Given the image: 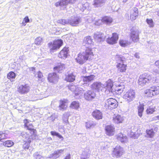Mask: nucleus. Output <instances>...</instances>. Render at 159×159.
Masks as SVG:
<instances>
[{
    "label": "nucleus",
    "instance_id": "obj_1",
    "mask_svg": "<svg viewBox=\"0 0 159 159\" xmlns=\"http://www.w3.org/2000/svg\"><path fill=\"white\" fill-rule=\"evenodd\" d=\"M93 56L92 49L87 48H86L84 52H83L82 53H79L77 58H76L75 60L78 63L82 64L85 61L90 59Z\"/></svg>",
    "mask_w": 159,
    "mask_h": 159
},
{
    "label": "nucleus",
    "instance_id": "obj_2",
    "mask_svg": "<svg viewBox=\"0 0 159 159\" xmlns=\"http://www.w3.org/2000/svg\"><path fill=\"white\" fill-rule=\"evenodd\" d=\"M63 44V40L61 39H57L49 42L48 44V46L50 52L52 53L59 50Z\"/></svg>",
    "mask_w": 159,
    "mask_h": 159
},
{
    "label": "nucleus",
    "instance_id": "obj_3",
    "mask_svg": "<svg viewBox=\"0 0 159 159\" xmlns=\"http://www.w3.org/2000/svg\"><path fill=\"white\" fill-rule=\"evenodd\" d=\"M117 64L116 66L118 70L121 72H125L126 70V65L124 64L126 61L125 58L122 56L117 55L116 57Z\"/></svg>",
    "mask_w": 159,
    "mask_h": 159
},
{
    "label": "nucleus",
    "instance_id": "obj_4",
    "mask_svg": "<svg viewBox=\"0 0 159 159\" xmlns=\"http://www.w3.org/2000/svg\"><path fill=\"white\" fill-rule=\"evenodd\" d=\"M24 127L27 130L30 131V133L31 136H34L35 137L36 135L37 131L35 129H34V125L32 123H30L29 120L25 119L23 120Z\"/></svg>",
    "mask_w": 159,
    "mask_h": 159
},
{
    "label": "nucleus",
    "instance_id": "obj_5",
    "mask_svg": "<svg viewBox=\"0 0 159 159\" xmlns=\"http://www.w3.org/2000/svg\"><path fill=\"white\" fill-rule=\"evenodd\" d=\"M151 75L147 73L140 75L138 80V84L139 85L143 86L147 83L149 82L152 79Z\"/></svg>",
    "mask_w": 159,
    "mask_h": 159
},
{
    "label": "nucleus",
    "instance_id": "obj_6",
    "mask_svg": "<svg viewBox=\"0 0 159 159\" xmlns=\"http://www.w3.org/2000/svg\"><path fill=\"white\" fill-rule=\"evenodd\" d=\"M145 96L148 97H152L159 94V86H155L151 87L149 89L146 90L144 91Z\"/></svg>",
    "mask_w": 159,
    "mask_h": 159
},
{
    "label": "nucleus",
    "instance_id": "obj_7",
    "mask_svg": "<svg viewBox=\"0 0 159 159\" xmlns=\"http://www.w3.org/2000/svg\"><path fill=\"white\" fill-rule=\"evenodd\" d=\"M139 30L135 28H132L131 29L130 39L134 42L136 43L139 41Z\"/></svg>",
    "mask_w": 159,
    "mask_h": 159
},
{
    "label": "nucleus",
    "instance_id": "obj_8",
    "mask_svg": "<svg viewBox=\"0 0 159 159\" xmlns=\"http://www.w3.org/2000/svg\"><path fill=\"white\" fill-rule=\"evenodd\" d=\"M125 152L122 147L119 145H117L114 148L112 155L113 157L119 158L121 157L125 153Z\"/></svg>",
    "mask_w": 159,
    "mask_h": 159
},
{
    "label": "nucleus",
    "instance_id": "obj_9",
    "mask_svg": "<svg viewBox=\"0 0 159 159\" xmlns=\"http://www.w3.org/2000/svg\"><path fill=\"white\" fill-rule=\"evenodd\" d=\"M124 98L128 102L132 101L135 97V92L134 90L130 89L123 96Z\"/></svg>",
    "mask_w": 159,
    "mask_h": 159
},
{
    "label": "nucleus",
    "instance_id": "obj_10",
    "mask_svg": "<svg viewBox=\"0 0 159 159\" xmlns=\"http://www.w3.org/2000/svg\"><path fill=\"white\" fill-rule=\"evenodd\" d=\"M70 90L74 92V97L76 99L80 98V94L81 91L83 90L81 88L77 87L75 85H72L70 84Z\"/></svg>",
    "mask_w": 159,
    "mask_h": 159
},
{
    "label": "nucleus",
    "instance_id": "obj_11",
    "mask_svg": "<svg viewBox=\"0 0 159 159\" xmlns=\"http://www.w3.org/2000/svg\"><path fill=\"white\" fill-rule=\"evenodd\" d=\"M30 85L27 84H21L17 88V91L21 94H25L28 93L30 90Z\"/></svg>",
    "mask_w": 159,
    "mask_h": 159
},
{
    "label": "nucleus",
    "instance_id": "obj_12",
    "mask_svg": "<svg viewBox=\"0 0 159 159\" xmlns=\"http://www.w3.org/2000/svg\"><path fill=\"white\" fill-rule=\"evenodd\" d=\"M105 106L110 108H115L118 106V103L115 99L109 98L106 101Z\"/></svg>",
    "mask_w": 159,
    "mask_h": 159
},
{
    "label": "nucleus",
    "instance_id": "obj_13",
    "mask_svg": "<svg viewBox=\"0 0 159 159\" xmlns=\"http://www.w3.org/2000/svg\"><path fill=\"white\" fill-rule=\"evenodd\" d=\"M103 85V88L106 89L105 93H106L108 94L111 93H112V88L113 84V82L111 80H108Z\"/></svg>",
    "mask_w": 159,
    "mask_h": 159
},
{
    "label": "nucleus",
    "instance_id": "obj_14",
    "mask_svg": "<svg viewBox=\"0 0 159 159\" xmlns=\"http://www.w3.org/2000/svg\"><path fill=\"white\" fill-rule=\"evenodd\" d=\"M59 79L58 76L55 72L49 73L47 77V79L48 82L52 83L57 82Z\"/></svg>",
    "mask_w": 159,
    "mask_h": 159
},
{
    "label": "nucleus",
    "instance_id": "obj_15",
    "mask_svg": "<svg viewBox=\"0 0 159 159\" xmlns=\"http://www.w3.org/2000/svg\"><path fill=\"white\" fill-rule=\"evenodd\" d=\"M89 6V3L85 0L79 2L77 5V8L75 7V10H77L78 8L80 11H83L87 9Z\"/></svg>",
    "mask_w": 159,
    "mask_h": 159
},
{
    "label": "nucleus",
    "instance_id": "obj_16",
    "mask_svg": "<svg viewBox=\"0 0 159 159\" xmlns=\"http://www.w3.org/2000/svg\"><path fill=\"white\" fill-rule=\"evenodd\" d=\"M69 47H65L63 48L58 54V57L61 59H65L69 55Z\"/></svg>",
    "mask_w": 159,
    "mask_h": 159
},
{
    "label": "nucleus",
    "instance_id": "obj_17",
    "mask_svg": "<svg viewBox=\"0 0 159 159\" xmlns=\"http://www.w3.org/2000/svg\"><path fill=\"white\" fill-rule=\"evenodd\" d=\"M82 21L81 17L77 16L71 17L70 20V25L73 26H77Z\"/></svg>",
    "mask_w": 159,
    "mask_h": 159
},
{
    "label": "nucleus",
    "instance_id": "obj_18",
    "mask_svg": "<svg viewBox=\"0 0 159 159\" xmlns=\"http://www.w3.org/2000/svg\"><path fill=\"white\" fill-rule=\"evenodd\" d=\"M94 40L98 42H101L103 41L105 38V36L104 34L100 32H97L95 33L93 36Z\"/></svg>",
    "mask_w": 159,
    "mask_h": 159
},
{
    "label": "nucleus",
    "instance_id": "obj_19",
    "mask_svg": "<svg viewBox=\"0 0 159 159\" xmlns=\"http://www.w3.org/2000/svg\"><path fill=\"white\" fill-rule=\"evenodd\" d=\"M95 93L92 90H88L84 93V98L88 101L92 100L95 98Z\"/></svg>",
    "mask_w": 159,
    "mask_h": 159
},
{
    "label": "nucleus",
    "instance_id": "obj_20",
    "mask_svg": "<svg viewBox=\"0 0 159 159\" xmlns=\"http://www.w3.org/2000/svg\"><path fill=\"white\" fill-rule=\"evenodd\" d=\"M118 39V35L116 33H113L112 36L111 38H108L107 40V43L113 44L116 43Z\"/></svg>",
    "mask_w": 159,
    "mask_h": 159
},
{
    "label": "nucleus",
    "instance_id": "obj_21",
    "mask_svg": "<svg viewBox=\"0 0 159 159\" xmlns=\"http://www.w3.org/2000/svg\"><path fill=\"white\" fill-rule=\"evenodd\" d=\"M83 44L87 48H91L89 46L93 44V40L90 36H87L84 38L83 42Z\"/></svg>",
    "mask_w": 159,
    "mask_h": 159
},
{
    "label": "nucleus",
    "instance_id": "obj_22",
    "mask_svg": "<svg viewBox=\"0 0 159 159\" xmlns=\"http://www.w3.org/2000/svg\"><path fill=\"white\" fill-rule=\"evenodd\" d=\"M32 136L30 137H26L24 141V143L23 145V148L25 149H28L30 146V143L31 142L33 139Z\"/></svg>",
    "mask_w": 159,
    "mask_h": 159
},
{
    "label": "nucleus",
    "instance_id": "obj_23",
    "mask_svg": "<svg viewBox=\"0 0 159 159\" xmlns=\"http://www.w3.org/2000/svg\"><path fill=\"white\" fill-rule=\"evenodd\" d=\"M139 131L140 130H137L136 128H134L132 129L129 134L130 137L134 139H137L140 135L139 133Z\"/></svg>",
    "mask_w": 159,
    "mask_h": 159
},
{
    "label": "nucleus",
    "instance_id": "obj_24",
    "mask_svg": "<svg viewBox=\"0 0 159 159\" xmlns=\"http://www.w3.org/2000/svg\"><path fill=\"white\" fill-rule=\"evenodd\" d=\"M65 65L61 63H58L57 65L53 68L54 71H57L58 73H61L65 69Z\"/></svg>",
    "mask_w": 159,
    "mask_h": 159
},
{
    "label": "nucleus",
    "instance_id": "obj_25",
    "mask_svg": "<svg viewBox=\"0 0 159 159\" xmlns=\"http://www.w3.org/2000/svg\"><path fill=\"white\" fill-rule=\"evenodd\" d=\"M92 115L93 118L97 120H100L102 118V113L98 110H95L93 111Z\"/></svg>",
    "mask_w": 159,
    "mask_h": 159
},
{
    "label": "nucleus",
    "instance_id": "obj_26",
    "mask_svg": "<svg viewBox=\"0 0 159 159\" xmlns=\"http://www.w3.org/2000/svg\"><path fill=\"white\" fill-rule=\"evenodd\" d=\"M98 21L100 23L103 22L104 24L108 25L112 22L113 19L111 17L105 16L103 17L101 20H99Z\"/></svg>",
    "mask_w": 159,
    "mask_h": 159
},
{
    "label": "nucleus",
    "instance_id": "obj_27",
    "mask_svg": "<svg viewBox=\"0 0 159 159\" xmlns=\"http://www.w3.org/2000/svg\"><path fill=\"white\" fill-rule=\"evenodd\" d=\"M106 134L109 136H111L114 134V128L111 125H108L106 126L105 128Z\"/></svg>",
    "mask_w": 159,
    "mask_h": 159
},
{
    "label": "nucleus",
    "instance_id": "obj_28",
    "mask_svg": "<svg viewBox=\"0 0 159 159\" xmlns=\"http://www.w3.org/2000/svg\"><path fill=\"white\" fill-rule=\"evenodd\" d=\"M68 102L66 100H60V104L59 106L60 109L61 110H66L67 107V103Z\"/></svg>",
    "mask_w": 159,
    "mask_h": 159
},
{
    "label": "nucleus",
    "instance_id": "obj_29",
    "mask_svg": "<svg viewBox=\"0 0 159 159\" xmlns=\"http://www.w3.org/2000/svg\"><path fill=\"white\" fill-rule=\"evenodd\" d=\"M106 0H94L93 5L95 7H101L104 5Z\"/></svg>",
    "mask_w": 159,
    "mask_h": 159
},
{
    "label": "nucleus",
    "instance_id": "obj_30",
    "mask_svg": "<svg viewBox=\"0 0 159 159\" xmlns=\"http://www.w3.org/2000/svg\"><path fill=\"white\" fill-rule=\"evenodd\" d=\"M117 139L118 140L122 143H126L128 141L127 137L121 133L118 134L117 136Z\"/></svg>",
    "mask_w": 159,
    "mask_h": 159
},
{
    "label": "nucleus",
    "instance_id": "obj_31",
    "mask_svg": "<svg viewBox=\"0 0 159 159\" xmlns=\"http://www.w3.org/2000/svg\"><path fill=\"white\" fill-rule=\"evenodd\" d=\"M113 122L116 124H118L122 122L123 119L122 117L119 115H114L112 117Z\"/></svg>",
    "mask_w": 159,
    "mask_h": 159
},
{
    "label": "nucleus",
    "instance_id": "obj_32",
    "mask_svg": "<svg viewBox=\"0 0 159 159\" xmlns=\"http://www.w3.org/2000/svg\"><path fill=\"white\" fill-rule=\"evenodd\" d=\"M138 15V9L136 7L134 8L130 16L131 19L132 20H135Z\"/></svg>",
    "mask_w": 159,
    "mask_h": 159
},
{
    "label": "nucleus",
    "instance_id": "obj_33",
    "mask_svg": "<svg viewBox=\"0 0 159 159\" xmlns=\"http://www.w3.org/2000/svg\"><path fill=\"white\" fill-rule=\"evenodd\" d=\"M103 84L100 82H96L92 84V88L94 89L99 90L101 89V88H103Z\"/></svg>",
    "mask_w": 159,
    "mask_h": 159
},
{
    "label": "nucleus",
    "instance_id": "obj_34",
    "mask_svg": "<svg viewBox=\"0 0 159 159\" xmlns=\"http://www.w3.org/2000/svg\"><path fill=\"white\" fill-rule=\"evenodd\" d=\"M95 76L93 75H91L89 76H84L83 80L84 82H89L93 80Z\"/></svg>",
    "mask_w": 159,
    "mask_h": 159
},
{
    "label": "nucleus",
    "instance_id": "obj_35",
    "mask_svg": "<svg viewBox=\"0 0 159 159\" xmlns=\"http://www.w3.org/2000/svg\"><path fill=\"white\" fill-rule=\"evenodd\" d=\"M89 155V151H87L86 150H85L82 152L81 158V159H88Z\"/></svg>",
    "mask_w": 159,
    "mask_h": 159
},
{
    "label": "nucleus",
    "instance_id": "obj_36",
    "mask_svg": "<svg viewBox=\"0 0 159 159\" xmlns=\"http://www.w3.org/2000/svg\"><path fill=\"white\" fill-rule=\"evenodd\" d=\"M96 125L95 122L93 121H89L85 123V126L87 128H93Z\"/></svg>",
    "mask_w": 159,
    "mask_h": 159
},
{
    "label": "nucleus",
    "instance_id": "obj_37",
    "mask_svg": "<svg viewBox=\"0 0 159 159\" xmlns=\"http://www.w3.org/2000/svg\"><path fill=\"white\" fill-rule=\"evenodd\" d=\"M156 107L155 106H149L146 112L148 114H152L155 111Z\"/></svg>",
    "mask_w": 159,
    "mask_h": 159
},
{
    "label": "nucleus",
    "instance_id": "obj_38",
    "mask_svg": "<svg viewBox=\"0 0 159 159\" xmlns=\"http://www.w3.org/2000/svg\"><path fill=\"white\" fill-rule=\"evenodd\" d=\"M14 144L13 142L11 140H7L4 142L3 143V145L5 147H11Z\"/></svg>",
    "mask_w": 159,
    "mask_h": 159
},
{
    "label": "nucleus",
    "instance_id": "obj_39",
    "mask_svg": "<svg viewBox=\"0 0 159 159\" xmlns=\"http://www.w3.org/2000/svg\"><path fill=\"white\" fill-rule=\"evenodd\" d=\"M79 107V103L77 101H73L70 105V107L75 109H78Z\"/></svg>",
    "mask_w": 159,
    "mask_h": 159
},
{
    "label": "nucleus",
    "instance_id": "obj_40",
    "mask_svg": "<svg viewBox=\"0 0 159 159\" xmlns=\"http://www.w3.org/2000/svg\"><path fill=\"white\" fill-rule=\"evenodd\" d=\"M138 115L140 117H141L144 110L143 106L142 105H139L138 107Z\"/></svg>",
    "mask_w": 159,
    "mask_h": 159
},
{
    "label": "nucleus",
    "instance_id": "obj_41",
    "mask_svg": "<svg viewBox=\"0 0 159 159\" xmlns=\"http://www.w3.org/2000/svg\"><path fill=\"white\" fill-rule=\"evenodd\" d=\"M16 76L15 73L13 71H11L9 72L7 75V77L9 80L14 79Z\"/></svg>",
    "mask_w": 159,
    "mask_h": 159
},
{
    "label": "nucleus",
    "instance_id": "obj_42",
    "mask_svg": "<svg viewBox=\"0 0 159 159\" xmlns=\"http://www.w3.org/2000/svg\"><path fill=\"white\" fill-rule=\"evenodd\" d=\"M66 0H61L55 3V5L57 7L62 6L67 4Z\"/></svg>",
    "mask_w": 159,
    "mask_h": 159
},
{
    "label": "nucleus",
    "instance_id": "obj_43",
    "mask_svg": "<svg viewBox=\"0 0 159 159\" xmlns=\"http://www.w3.org/2000/svg\"><path fill=\"white\" fill-rule=\"evenodd\" d=\"M119 43L120 46L124 47L127 46L130 44V43L126 41L123 40H120L119 42Z\"/></svg>",
    "mask_w": 159,
    "mask_h": 159
},
{
    "label": "nucleus",
    "instance_id": "obj_44",
    "mask_svg": "<svg viewBox=\"0 0 159 159\" xmlns=\"http://www.w3.org/2000/svg\"><path fill=\"white\" fill-rule=\"evenodd\" d=\"M7 134L2 131H0V141L7 138Z\"/></svg>",
    "mask_w": 159,
    "mask_h": 159
},
{
    "label": "nucleus",
    "instance_id": "obj_45",
    "mask_svg": "<svg viewBox=\"0 0 159 159\" xmlns=\"http://www.w3.org/2000/svg\"><path fill=\"white\" fill-rule=\"evenodd\" d=\"M43 73L40 71H39L37 72V77L38 79V81H40L41 82L43 81Z\"/></svg>",
    "mask_w": 159,
    "mask_h": 159
},
{
    "label": "nucleus",
    "instance_id": "obj_46",
    "mask_svg": "<svg viewBox=\"0 0 159 159\" xmlns=\"http://www.w3.org/2000/svg\"><path fill=\"white\" fill-rule=\"evenodd\" d=\"M51 134L53 136H57L58 137L59 139H63V137L62 136L60 135L59 133L56 132L54 131H51L50 132Z\"/></svg>",
    "mask_w": 159,
    "mask_h": 159
},
{
    "label": "nucleus",
    "instance_id": "obj_47",
    "mask_svg": "<svg viewBox=\"0 0 159 159\" xmlns=\"http://www.w3.org/2000/svg\"><path fill=\"white\" fill-rule=\"evenodd\" d=\"M147 133L150 138H152L154 134V133L152 129L147 130Z\"/></svg>",
    "mask_w": 159,
    "mask_h": 159
},
{
    "label": "nucleus",
    "instance_id": "obj_48",
    "mask_svg": "<svg viewBox=\"0 0 159 159\" xmlns=\"http://www.w3.org/2000/svg\"><path fill=\"white\" fill-rule=\"evenodd\" d=\"M146 22L150 27H153L154 26L153 22L152 19H147Z\"/></svg>",
    "mask_w": 159,
    "mask_h": 159
},
{
    "label": "nucleus",
    "instance_id": "obj_49",
    "mask_svg": "<svg viewBox=\"0 0 159 159\" xmlns=\"http://www.w3.org/2000/svg\"><path fill=\"white\" fill-rule=\"evenodd\" d=\"M42 42V39L41 38L38 37L35 40V44L37 45H39Z\"/></svg>",
    "mask_w": 159,
    "mask_h": 159
},
{
    "label": "nucleus",
    "instance_id": "obj_50",
    "mask_svg": "<svg viewBox=\"0 0 159 159\" xmlns=\"http://www.w3.org/2000/svg\"><path fill=\"white\" fill-rule=\"evenodd\" d=\"M33 156L35 159H41L43 158V157L39 154L38 152L35 153L33 155Z\"/></svg>",
    "mask_w": 159,
    "mask_h": 159
},
{
    "label": "nucleus",
    "instance_id": "obj_51",
    "mask_svg": "<svg viewBox=\"0 0 159 159\" xmlns=\"http://www.w3.org/2000/svg\"><path fill=\"white\" fill-rule=\"evenodd\" d=\"M75 80V76L73 74H70V82H73Z\"/></svg>",
    "mask_w": 159,
    "mask_h": 159
},
{
    "label": "nucleus",
    "instance_id": "obj_52",
    "mask_svg": "<svg viewBox=\"0 0 159 159\" xmlns=\"http://www.w3.org/2000/svg\"><path fill=\"white\" fill-rule=\"evenodd\" d=\"M62 151H63V150H58L57 151L53 153V155L56 156H57V155H58V156H59L60 155L59 154L60 153H61V152Z\"/></svg>",
    "mask_w": 159,
    "mask_h": 159
},
{
    "label": "nucleus",
    "instance_id": "obj_53",
    "mask_svg": "<svg viewBox=\"0 0 159 159\" xmlns=\"http://www.w3.org/2000/svg\"><path fill=\"white\" fill-rule=\"evenodd\" d=\"M24 21L25 23H27L30 22V20L28 16H26L24 18Z\"/></svg>",
    "mask_w": 159,
    "mask_h": 159
},
{
    "label": "nucleus",
    "instance_id": "obj_54",
    "mask_svg": "<svg viewBox=\"0 0 159 159\" xmlns=\"http://www.w3.org/2000/svg\"><path fill=\"white\" fill-rule=\"evenodd\" d=\"M74 49L73 48L72 50H74V51H72V52L73 53V54L72 55V56H74L76 54V51H75L76 49V47H73Z\"/></svg>",
    "mask_w": 159,
    "mask_h": 159
},
{
    "label": "nucleus",
    "instance_id": "obj_55",
    "mask_svg": "<svg viewBox=\"0 0 159 159\" xmlns=\"http://www.w3.org/2000/svg\"><path fill=\"white\" fill-rule=\"evenodd\" d=\"M155 66L159 68V60L156 61L155 63Z\"/></svg>",
    "mask_w": 159,
    "mask_h": 159
},
{
    "label": "nucleus",
    "instance_id": "obj_56",
    "mask_svg": "<svg viewBox=\"0 0 159 159\" xmlns=\"http://www.w3.org/2000/svg\"><path fill=\"white\" fill-rule=\"evenodd\" d=\"M60 22L62 24H65L66 23L65 20L64 19L61 20L60 21Z\"/></svg>",
    "mask_w": 159,
    "mask_h": 159
},
{
    "label": "nucleus",
    "instance_id": "obj_57",
    "mask_svg": "<svg viewBox=\"0 0 159 159\" xmlns=\"http://www.w3.org/2000/svg\"><path fill=\"white\" fill-rule=\"evenodd\" d=\"M78 0H70V4H74Z\"/></svg>",
    "mask_w": 159,
    "mask_h": 159
},
{
    "label": "nucleus",
    "instance_id": "obj_58",
    "mask_svg": "<svg viewBox=\"0 0 159 159\" xmlns=\"http://www.w3.org/2000/svg\"><path fill=\"white\" fill-rule=\"evenodd\" d=\"M99 20H98L97 21H96L95 23L96 25H98L101 24V23H100L98 21Z\"/></svg>",
    "mask_w": 159,
    "mask_h": 159
},
{
    "label": "nucleus",
    "instance_id": "obj_59",
    "mask_svg": "<svg viewBox=\"0 0 159 159\" xmlns=\"http://www.w3.org/2000/svg\"><path fill=\"white\" fill-rule=\"evenodd\" d=\"M65 80L67 81H68V82L70 81L69 76H68V77H66V78L65 79Z\"/></svg>",
    "mask_w": 159,
    "mask_h": 159
},
{
    "label": "nucleus",
    "instance_id": "obj_60",
    "mask_svg": "<svg viewBox=\"0 0 159 159\" xmlns=\"http://www.w3.org/2000/svg\"><path fill=\"white\" fill-rule=\"evenodd\" d=\"M154 118L155 119V120H159V115L155 117Z\"/></svg>",
    "mask_w": 159,
    "mask_h": 159
},
{
    "label": "nucleus",
    "instance_id": "obj_61",
    "mask_svg": "<svg viewBox=\"0 0 159 159\" xmlns=\"http://www.w3.org/2000/svg\"><path fill=\"white\" fill-rule=\"evenodd\" d=\"M82 73H83V74H84V73H86V70L85 69L83 70V71H82Z\"/></svg>",
    "mask_w": 159,
    "mask_h": 159
},
{
    "label": "nucleus",
    "instance_id": "obj_62",
    "mask_svg": "<svg viewBox=\"0 0 159 159\" xmlns=\"http://www.w3.org/2000/svg\"><path fill=\"white\" fill-rule=\"evenodd\" d=\"M134 56L137 58H139V56L137 54H135L134 55Z\"/></svg>",
    "mask_w": 159,
    "mask_h": 159
},
{
    "label": "nucleus",
    "instance_id": "obj_63",
    "mask_svg": "<svg viewBox=\"0 0 159 159\" xmlns=\"http://www.w3.org/2000/svg\"><path fill=\"white\" fill-rule=\"evenodd\" d=\"M64 159H70V156H66Z\"/></svg>",
    "mask_w": 159,
    "mask_h": 159
},
{
    "label": "nucleus",
    "instance_id": "obj_64",
    "mask_svg": "<svg viewBox=\"0 0 159 159\" xmlns=\"http://www.w3.org/2000/svg\"><path fill=\"white\" fill-rule=\"evenodd\" d=\"M72 4V3L70 4V7H72V8H73L72 6H73V7L74 6V4ZM74 4H75V3Z\"/></svg>",
    "mask_w": 159,
    "mask_h": 159
}]
</instances>
